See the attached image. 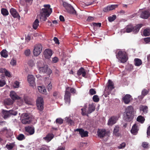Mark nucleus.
<instances>
[{
  "label": "nucleus",
  "mask_w": 150,
  "mask_h": 150,
  "mask_svg": "<svg viewBox=\"0 0 150 150\" xmlns=\"http://www.w3.org/2000/svg\"><path fill=\"white\" fill-rule=\"evenodd\" d=\"M1 13L3 16H7L8 14V10L5 8H2L1 9Z\"/></svg>",
  "instance_id": "nucleus-37"
},
{
  "label": "nucleus",
  "mask_w": 150,
  "mask_h": 150,
  "mask_svg": "<svg viewBox=\"0 0 150 150\" xmlns=\"http://www.w3.org/2000/svg\"><path fill=\"white\" fill-rule=\"evenodd\" d=\"M15 144L14 143H10L9 144H7L6 146V147L8 150H11L14 147Z\"/></svg>",
  "instance_id": "nucleus-34"
},
{
  "label": "nucleus",
  "mask_w": 150,
  "mask_h": 150,
  "mask_svg": "<svg viewBox=\"0 0 150 150\" xmlns=\"http://www.w3.org/2000/svg\"><path fill=\"white\" fill-rule=\"evenodd\" d=\"M16 61L14 59H13L10 62V64L13 65L14 66L16 65Z\"/></svg>",
  "instance_id": "nucleus-57"
},
{
  "label": "nucleus",
  "mask_w": 150,
  "mask_h": 150,
  "mask_svg": "<svg viewBox=\"0 0 150 150\" xmlns=\"http://www.w3.org/2000/svg\"><path fill=\"white\" fill-rule=\"evenodd\" d=\"M10 12L12 16L14 18H18V17H20L17 12L14 8H11L10 10Z\"/></svg>",
  "instance_id": "nucleus-18"
},
{
  "label": "nucleus",
  "mask_w": 150,
  "mask_h": 150,
  "mask_svg": "<svg viewBox=\"0 0 150 150\" xmlns=\"http://www.w3.org/2000/svg\"><path fill=\"white\" fill-rule=\"evenodd\" d=\"M52 85L50 83L47 86V89L49 91L52 89Z\"/></svg>",
  "instance_id": "nucleus-63"
},
{
  "label": "nucleus",
  "mask_w": 150,
  "mask_h": 150,
  "mask_svg": "<svg viewBox=\"0 0 150 150\" xmlns=\"http://www.w3.org/2000/svg\"><path fill=\"white\" fill-rule=\"evenodd\" d=\"M142 146L144 148H148L149 147V144L146 142H144L142 144Z\"/></svg>",
  "instance_id": "nucleus-49"
},
{
  "label": "nucleus",
  "mask_w": 150,
  "mask_h": 150,
  "mask_svg": "<svg viewBox=\"0 0 150 150\" xmlns=\"http://www.w3.org/2000/svg\"><path fill=\"white\" fill-rule=\"evenodd\" d=\"M43 62L40 61L38 62L37 67L39 72L40 73H45L47 71L48 69V66L47 65H44V66L40 65V64H42Z\"/></svg>",
  "instance_id": "nucleus-9"
},
{
  "label": "nucleus",
  "mask_w": 150,
  "mask_h": 150,
  "mask_svg": "<svg viewBox=\"0 0 150 150\" xmlns=\"http://www.w3.org/2000/svg\"><path fill=\"white\" fill-rule=\"evenodd\" d=\"M134 112L133 107L131 106L127 107L125 110L124 115L125 120L127 122L132 120L133 118Z\"/></svg>",
  "instance_id": "nucleus-2"
},
{
  "label": "nucleus",
  "mask_w": 150,
  "mask_h": 150,
  "mask_svg": "<svg viewBox=\"0 0 150 150\" xmlns=\"http://www.w3.org/2000/svg\"><path fill=\"white\" fill-rule=\"evenodd\" d=\"M59 93L57 91H54L53 93V96L55 98H57L58 96L59 95Z\"/></svg>",
  "instance_id": "nucleus-62"
},
{
  "label": "nucleus",
  "mask_w": 150,
  "mask_h": 150,
  "mask_svg": "<svg viewBox=\"0 0 150 150\" xmlns=\"http://www.w3.org/2000/svg\"><path fill=\"white\" fill-rule=\"evenodd\" d=\"M145 120V118L142 115H139L138 116L137 118V121L142 124L143 123Z\"/></svg>",
  "instance_id": "nucleus-32"
},
{
  "label": "nucleus",
  "mask_w": 150,
  "mask_h": 150,
  "mask_svg": "<svg viewBox=\"0 0 150 150\" xmlns=\"http://www.w3.org/2000/svg\"><path fill=\"white\" fill-rule=\"evenodd\" d=\"M3 131L4 132L6 133L7 137H9L11 136V133L10 131L8 130L6 128H4L3 129Z\"/></svg>",
  "instance_id": "nucleus-38"
},
{
  "label": "nucleus",
  "mask_w": 150,
  "mask_h": 150,
  "mask_svg": "<svg viewBox=\"0 0 150 150\" xmlns=\"http://www.w3.org/2000/svg\"><path fill=\"white\" fill-rule=\"evenodd\" d=\"M63 5L68 13L74 15L76 14V11L70 4L66 2H63Z\"/></svg>",
  "instance_id": "nucleus-7"
},
{
  "label": "nucleus",
  "mask_w": 150,
  "mask_h": 150,
  "mask_svg": "<svg viewBox=\"0 0 150 150\" xmlns=\"http://www.w3.org/2000/svg\"><path fill=\"white\" fill-rule=\"evenodd\" d=\"M52 54V51L50 49H47L44 51L43 55L45 58L49 59L50 58Z\"/></svg>",
  "instance_id": "nucleus-12"
},
{
  "label": "nucleus",
  "mask_w": 150,
  "mask_h": 150,
  "mask_svg": "<svg viewBox=\"0 0 150 150\" xmlns=\"http://www.w3.org/2000/svg\"><path fill=\"white\" fill-rule=\"evenodd\" d=\"M132 99V96L129 94H127L122 97V101L125 104H128L129 103Z\"/></svg>",
  "instance_id": "nucleus-11"
},
{
  "label": "nucleus",
  "mask_w": 150,
  "mask_h": 150,
  "mask_svg": "<svg viewBox=\"0 0 150 150\" xmlns=\"http://www.w3.org/2000/svg\"><path fill=\"white\" fill-rule=\"evenodd\" d=\"M150 16V13L148 11L145 10L142 11L140 14V17L141 18L146 19Z\"/></svg>",
  "instance_id": "nucleus-15"
},
{
  "label": "nucleus",
  "mask_w": 150,
  "mask_h": 150,
  "mask_svg": "<svg viewBox=\"0 0 150 150\" xmlns=\"http://www.w3.org/2000/svg\"><path fill=\"white\" fill-rule=\"evenodd\" d=\"M17 139L19 141H21L25 139V137L23 134H20L16 137Z\"/></svg>",
  "instance_id": "nucleus-36"
},
{
  "label": "nucleus",
  "mask_w": 150,
  "mask_h": 150,
  "mask_svg": "<svg viewBox=\"0 0 150 150\" xmlns=\"http://www.w3.org/2000/svg\"><path fill=\"white\" fill-rule=\"evenodd\" d=\"M8 52L5 49H4L0 52L1 56L4 58H6L8 57Z\"/></svg>",
  "instance_id": "nucleus-30"
},
{
  "label": "nucleus",
  "mask_w": 150,
  "mask_h": 150,
  "mask_svg": "<svg viewBox=\"0 0 150 150\" xmlns=\"http://www.w3.org/2000/svg\"><path fill=\"white\" fill-rule=\"evenodd\" d=\"M119 130V127L117 126H116L114 128L113 134L117 137H119L120 134L118 132Z\"/></svg>",
  "instance_id": "nucleus-27"
},
{
  "label": "nucleus",
  "mask_w": 150,
  "mask_h": 150,
  "mask_svg": "<svg viewBox=\"0 0 150 150\" xmlns=\"http://www.w3.org/2000/svg\"><path fill=\"white\" fill-rule=\"evenodd\" d=\"M149 91V89L147 90L145 88H144L142 91L141 94L144 96H145L148 93Z\"/></svg>",
  "instance_id": "nucleus-39"
},
{
  "label": "nucleus",
  "mask_w": 150,
  "mask_h": 150,
  "mask_svg": "<svg viewBox=\"0 0 150 150\" xmlns=\"http://www.w3.org/2000/svg\"><path fill=\"white\" fill-rule=\"evenodd\" d=\"M28 64L31 67H33L34 65V63L32 60H30L28 62Z\"/></svg>",
  "instance_id": "nucleus-55"
},
{
  "label": "nucleus",
  "mask_w": 150,
  "mask_h": 150,
  "mask_svg": "<svg viewBox=\"0 0 150 150\" xmlns=\"http://www.w3.org/2000/svg\"><path fill=\"white\" fill-rule=\"evenodd\" d=\"M126 146V143L125 142L122 143L120 146H118L119 149H121L124 148Z\"/></svg>",
  "instance_id": "nucleus-52"
},
{
  "label": "nucleus",
  "mask_w": 150,
  "mask_h": 150,
  "mask_svg": "<svg viewBox=\"0 0 150 150\" xmlns=\"http://www.w3.org/2000/svg\"><path fill=\"white\" fill-rule=\"evenodd\" d=\"M39 21L38 19H36L33 24V27L35 30H36L39 25Z\"/></svg>",
  "instance_id": "nucleus-29"
},
{
  "label": "nucleus",
  "mask_w": 150,
  "mask_h": 150,
  "mask_svg": "<svg viewBox=\"0 0 150 150\" xmlns=\"http://www.w3.org/2000/svg\"><path fill=\"white\" fill-rule=\"evenodd\" d=\"M36 105L38 110L42 111L43 109V100L41 97H38L36 101Z\"/></svg>",
  "instance_id": "nucleus-10"
},
{
  "label": "nucleus",
  "mask_w": 150,
  "mask_h": 150,
  "mask_svg": "<svg viewBox=\"0 0 150 150\" xmlns=\"http://www.w3.org/2000/svg\"><path fill=\"white\" fill-rule=\"evenodd\" d=\"M52 61L53 63H55L59 61V59L57 57H55L52 58Z\"/></svg>",
  "instance_id": "nucleus-59"
},
{
  "label": "nucleus",
  "mask_w": 150,
  "mask_h": 150,
  "mask_svg": "<svg viewBox=\"0 0 150 150\" xmlns=\"http://www.w3.org/2000/svg\"><path fill=\"white\" fill-rule=\"evenodd\" d=\"M32 121V117L30 114L28 113H24L22 114L21 122L23 124H29Z\"/></svg>",
  "instance_id": "nucleus-6"
},
{
  "label": "nucleus",
  "mask_w": 150,
  "mask_h": 150,
  "mask_svg": "<svg viewBox=\"0 0 150 150\" xmlns=\"http://www.w3.org/2000/svg\"><path fill=\"white\" fill-rule=\"evenodd\" d=\"M1 71L2 72H4L6 76L8 77H11V75L9 72L5 68H1L0 69Z\"/></svg>",
  "instance_id": "nucleus-31"
},
{
  "label": "nucleus",
  "mask_w": 150,
  "mask_h": 150,
  "mask_svg": "<svg viewBox=\"0 0 150 150\" xmlns=\"http://www.w3.org/2000/svg\"><path fill=\"white\" fill-rule=\"evenodd\" d=\"M31 54L30 50L29 49L26 50L24 52V54L26 56H29Z\"/></svg>",
  "instance_id": "nucleus-43"
},
{
  "label": "nucleus",
  "mask_w": 150,
  "mask_h": 150,
  "mask_svg": "<svg viewBox=\"0 0 150 150\" xmlns=\"http://www.w3.org/2000/svg\"><path fill=\"white\" fill-rule=\"evenodd\" d=\"M146 133L148 136H150V125L147 127Z\"/></svg>",
  "instance_id": "nucleus-64"
},
{
  "label": "nucleus",
  "mask_w": 150,
  "mask_h": 150,
  "mask_svg": "<svg viewBox=\"0 0 150 150\" xmlns=\"http://www.w3.org/2000/svg\"><path fill=\"white\" fill-rule=\"evenodd\" d=\"M144 41L146 43H147L150 42V37L145 38L144 39Z\"/></svg>",
  "instance_id": "nucleus-58"
},
{
  "label": "nucleus",
  "mask_w": 150,
  "mask_h": 150,
  "mask_svg": "<svg viewBox=\"0 0 150 150\" xmlns=\"http://www.w3.org/2000/svg\"><path fill=\"white\" fill-rule=\"evenodd\" d=\"M117 58L120 62L124 63L127 62L128 59V55L126 52L120 50L116 55Z\"/></svg>",
  "instance_id": "nucleus-5"
},
{
  "label": "nucleus",
  "mask_w": 150,
  "mask_h": 150,
  "mask_svg": "<svg viewBox=\"0 0 150 150\" xmlns=\"http://www.w3.org/2000/svg\"><path fill=\"white\" fill-rule=\"evenodd\" d=\"M2 113L4 119H6L10 116L9 111L3 109L2 111Z\"/></svg>",
  "instance_id": "nucleus-24"
},
{
  "label": "nucleus",
  "mask_w": 150,
  "mask_h": 150,
  "mask_svg": "<svg viewBox=\"0 0 150 150\" xmlns=\"http://www.w3.org/2000/svg\"><path fill=\"white\" fill-rule=\"evenodd\" d=\"M35 78L32 75H29L28 76V80L31 86H33L35 83Z\"/></svg>",
  "instance_id": "nucleus-22"
},
{
  "label": "nucleus",
  "mask_w": 150,
  "mask_h": 150,
  "mask_svg": "<svg viewBox=\"0 0 150 150\" xmlns=\"http://www.w3.org/2000/svg\"><path fill=\"white\" fill-rule=\"evenodd\" d=\"M95 106L93 103L89 104L88 105V108L87 111V113L89 114L94 111L95 110Z\"/></svg>",
  "instance_id": "nucleus-20"
},
{
  "label": "nucleus",
  "mask_w": 150,
  "mask_h": 150,
  "mask_svg": "<svg viewBox=\"0 0 150 150\" xmlns=\"http://www.w3.org/2000/svg\"><path fill=\"white\" fill-rule=\"evenodd\" d=\"M86 107L85 108L81 109L82 111L81 114L82 115L84 116L87 115V113L86 112Z\"/></svg>",
  "instance_id": "nucleus-47"
},
{
  "label": "nucleus",
  "mask_w": 150,
  "mask_h": 150,
  "mask_svg": "<svg viewBox=\"0 0 150 150\" xmlns=\"http://www.w3.org/2000/svg\"><path fill=\"white\" fill-rule=\"evenodd\" d=\"M76 90L74 88H71L69 87H66L64 95V99L66 103L69 104L70 101V92L72 93H75Z\"/></svg>",
  "instance_id": "nucleus-3"
},
{
  "label": "nucleus",
  "mask_w": 150,
  "mask_h": 150,
  "mask_svg": "<svg viewBox=\"0 0 150 150\" xmlns=\"http://www.w3.org/2000/svg\"><path fill=\"white\" fill-rule=\"evenodd\" d=\"M107 88L110 91H112L114 88V84L110 80H109L108 81Z\"/></svg>",
  "instance_id": "nucleus-25"
},
{
  "label": "nucleus",
  "mask_w": 150,
  "mask_h": 150,
  "mask_svg": "<svg viewBox=\"0 0 150 150\" xmlns=\"http://www.w3.org/2000/svg\"><path fill=\"white\" fill-rule=\"evenodd\" d=\"M33 0H25L27 6L31 5L32 3Z\"/></svg>",
  "instance_id": "nucleus-51"
},
{
  "label": "nucleus",
  "mask_w": 150,
  "mask_h": 150,
  "mask_svg": "<svg viewBox=\"0 0 150 150\" xmlns=\"http://www.w3.org/2000/svg\"><path fill=\"white\" fill-rule=\"evenodd\" d=\"M54 137V135L52 133L47 134L45 137L43 138V139L46 142H50Z\"/></svg>",
  "instance_id": "nucleus-19"
},
{
  "label": "nucleus",
  "mask_w": 150,
  "mask_h": 150,
  "mask_svg": "<svg viewBox=\"0 0 150 150\" xmlns=\"http://www.w3.org/2000/svg\"><path fill=\"white\" fill-rule=\"evenodd\" d=\"M6 84V82L4 80H0V87H3Z\"/></svg>",
  "instance_id": "nucleus-50"
},
{
  "label": "nucleus",
  "mask_w": 150,
  "mask_h": 150,
  "mask_svg": "<svg viewBox=\"0 0 150 150\" xmlns=\"http://www.w3.org/2000/svg\"><path fill=\"white\" fill-rule=\"evenodd\" d=\"M79 134L81 137H87L88 136V132L87 131H85L84 129H82L81 131L80 132Z\"/></svg>",
  "instance_id": "nucleus-28"
},
{
  "label": "nucleus",
  "mask_w": 150,
  "mask_h": 150,
  "mask_svg": "<svg viewBox=\"0 0 150 150\" xmlns=\"http://www.w3.org/2000/svg\"><path fill=\"white\" fill-rule=\"evenodd\" d=\"M93 25L94 26H96L97 27H100L101 26V23H93Z\"/></svg>",
  "instance_id": "nucleus-54"
},
{
  "label": "nucleus",
  "mask_w": 150,
  "mask_h": 150,
  "mask_svg": "<svg viewBox=\"0 0 150 150\" xmlns=\"http://www.w3.org/2000/svg\"><path fill=\"white\" fill-rule=\"evenodd\" d=\"M87 144V142H81L79 144V146L80 147H83L84 146H86Z\"/></svg>",
  "instance_id": "nucleus-60"
},
{
  "label": "nucleus",
  "mask_w": 150,
  "mask_h": 150,
  "mask_svg": "<svg viewBox=\"0 0 150 150\" xmlns=\"http://www.w3.org/2000/svg\"><path fill=\"white\" fill-rule=\"evenodd\" d=\"M10 96L11 99L13 100L19 99L21 98L14 91H11L10 92Z\"/></svg>",
  "instance_id": "nucleus-21"
},
{
  "label": "nucleus",
  "mask_w": 150,
  "mask_h": 150,
  "mask_svg": "<svg viewBox=\"0 0 150 150\" xmlns=\"http://www.w3.org/2000/svg\"><path fill=\"white\" fill-rule=\"evenodd\" d=\"M39 150H49V148L46 146H44L40 148Z\"/></svg>",
  "instance_id": "nucleus-56"
},
{
  "label": "nucleus",
  "mask_w": 150,
  "mask_h": 150,
  "mask_svg": "<svg viewBox=\"0 0 150 150\" xmlns=\"http://www.w3.org/2000/svg\"><path fill=\"white\" fill-rule=\"evenodd\" d=\"M19 82L18 81H16L14 83L13 87L15 88H18L19 86Z\"/></svg>",
  "instance_id": "nucleus-53"
},
{
  "label": "nucleus",
  "mask_w": 150,
  "mask_h": 150,
  "mask_svg": "<svg viewBox=\"0 0 150 150\" xmlns=\"http://www.w3.org/2000/svg\"><path fill=\"white\" fill-rule=\"evenodd\" d=\"M26 132L28 133V135H31L33 134L35 132V129L33 127L28 126L25 127Z\"/></svg>",
  "instance_id": "nucleus-14"
},
{
  "label": "nucleus",
  "mask_w": 150,
  "mask_h": 150,
  "mask_svg": "<svg viewBox=\"0 0 150 150\" xmlns=\"http://www.w3.org/2000/svg\"><path fill=\"white\" fill-rule=\"evenodd\" d=\"M107 132L105 129H98L97 131V134L98 137L100 138L104 137L107 134Z\"/></svg>",
  "instance_id": "nucleus-13"
},
{
  "label": "nucleus",
  "mask_w": 150,
  "mask_h": 150,
  "mask_svg": "<svg viewBox=\"0 0 150 150\" xmlns=\"http://www.w3.org/2000/svg\"><path fill=\"white\" fill-rule=\"evenodd\" d=\"M109 8L108 6L104 8L103 9V11L105 12H107L110 11Z\"/></svg>",
  "instance_id": "nucleus-61"
},
{
  "label": "nucleus",
  "mask_w": 150,
  "mask_h": 150,
  "mask_svg": "<svg viewBox=\"0 0 150 150\" xmlns=\"http://www.w3.org/2000/svg\"><path fill=\"white\" fill-rule=\"evenodd\" d=\"M142 24H139L135 26H134L131 25H127L125 28L126 32L127 33L133 32L134 33H137L139 30L140 29L142 26Z\"/></svg>",
  "instance_id": "nucleus-4"
},
{
  "label": "nucleus",
  "mask_w": 150,
  "mask_h": 150,
  "mask_svg": "<svg viewBox=\"0 0 150 150\" xmlns=\"http://www.w3.org/2000/svg\"><path fill=\"white\" fill-rule=\"evenodd\" d=\"M93 100L95 102H98L99 100V98L98 96L95 95L93 97Z\"/></svg>",
  "instance_id": "nucleus-42"
},
{
  "label": "nucleus",
  "mask_w": 150,
  "mask_h": 150,
  "mask_svg": "<svg viewBox=\"0 0 150 150\" xmlns=\"http://www.w3.org/2000/svg\"><path fill=\"white\" fill-rule=\"evenodd\" d=\"M143 35L145 36L150 35V28H146L144 29L143 31Z\"/></svg>",
  "instance_id": "nucleus-35"
},
{
  "label": "nucleus",
  "mask_w": 150,
  "mask_h": 150,
  "mask_svg": "<svg viewBox=\"0 0 150 150\" xmlns=\"http://www.w3.org/2000/svg\"><path fill=\"white\" fill-rule=\"evenodd\" d=\"M134 62L135 65L136 66H139L142 63L141 60L138 58L135 59Z\"/></svg>",
  "instance_id": "nucleus-33"
},
{
  "label": "nucleus",
  "mask_w": 150,
  "mask_h": 150,
  "mask_svg": "<svg viewBox=\"0 0 150 150\" xmlns=\"http://www.w3.org/2000/svg\"><path fill=\"white\" fill-rule=\"evenodd\" d=\"M9 111L10 116L11 115H16L18 114L17 112L14 111L12 110H10Z\"/></svg>",
  "instance_id": "nucleus-48"
},
{
  "label": "nucleus",
  "mask_w": 150,
  "mask_h": 150,
  "mask_svg": "<svg viewBox=\"0 0 150 150\" xmlns=\"http://www.w3.org/2000/svg\"><path fill=\"white\" fill-rule=\"evenodd\" d=\"M42 49V46L40 44L35 45L34 47L33 51L34 55L35 56H38L41 52Z\"/></svg>",
  "instance_id": "nucleus-8"
},
{
  "label": "nucleus",
  "mask_w": 150,
  "mask_h": 150,
  "mask_svg": "<svg viewBox=\"0 0 150 150\" xmlns=\"http://www.w3.org/2000/svg\"><path fill=\"white\" fill-rule=\"evenodd\" d=\"M89 94L90 95H92L96 93V91L95 89H91L89 91Z\"/></svg>",
  "instance_id": "nucleus-45"
},
{
  "label": "nucleus",
  "mask_w": 150,
  "mask_h": 150,
  "mask_svg": "<svg viewBox=\"0 0 150 150\" xmlns=\"http://www.w3.org/2000/svg\"><path fill=\"white\" fill-rule=\"evenodd\" d=\"M56 123H58L60 124H61L63 123V120L61 118H58L56 119Z\"/></svg>",
  "instance_id": "nucleus-44"
},
{
  "label": "nucleus",
  "mask_w": 150,
  "mask_h": 150,
  "mask_svg": "<svg viewBox=\"0 0 150 150\" xmlns=\"http://www.w3.org/2000/svg\"><path fill=\"white\" fill-rule=\"evenodd\" d=\"M139 110L140 111H142L144 114H146L148 111V108L146 106L141 105L139 107Z\"/></svg>",
  "instance_id": "nucleus-26"
},
{
  "label": "nucleus",
  "mask_w": 150,
  "mask_h": 150,
  "mask_svg": "<svg viewBox=\"0 0 150 150\" xmlns=\"http://www.w3.org/2000/svg\"><path fill=\"white\" fill-rule=\"evenodd\" d=\"M138 130L137 125L135 124L133 126L131 130V132L133 134L136 135L137 133Z\"/></svg>",
  "instance_id": "nucleus-23"
},
{
  "label": "nucleus",
  "mask_w": 150,
  "mask_h": 150,
  "mask_svg": "<svg viewBox=\"0 0 150 150\" xmlns=\"http://www.w3.org/2000/svg\"><path fill=\"white\" fill-rule=\"evenodd\" d=\"M44 8L40 11V19L41 21H45L47 17H48L52 12V8H50V4H45L43 6Z\"/></svg>",
  "instance_id": "nucleus-1"
},
{
  "label": "nucleus",
  "mask_w": 150,
  "mask_h": 150,
  "mask_svg": "<svg viewBox=\"0 0 150 150\" xmlns=\"http://www.w3.org/2000/svg\"><path fill=\"white\" fill-rule=\"evenodd\" d=\"M110 11H111L112 10L115 9V8H117L118 5L117 4L112 5H109L108 6Z\"/></svg>",
  "instance_id": "nucleus-41"
},
{
  "label": "nucleus",
  "mask_w": 150,
  "mask_h": 150,
  "mask_svg": "<svg viewBox=\"0 0 150 150\" xmlns=\"http://www.w3.org/2000/svg\"><path fill=\"white\" fill-rule=\"evenodd\" d=\"M117 120V117L113 116L110 117L109 119L108 122V125L110 126H112L115 124Z\"/></svg>",
  "instance_id": "nucleus-16"
},
{
  "label": "nucleus",
  "mask_w": 150,
  "mask_h": 150,
  "mask_svg": "<svg viewBox=\"0 0 150 150\" xmlns=\"http://www.w3.org/2000/svg\"><path fill=\"white\" fill-rule=\"evenodd\" d=\"M116 16L115 15H114L112 16L109 17H108V20L109 22H111L115 20L116 19Z\"/></svg>",
  "instance_id": "nucleus-40"
},
{
  "label": "nucleus",
  "mask_w": 150,
  "mask_h": 150,
  "mask_svg": "<svg viewBox=\"0 0 150 150\" xmlns=\"http://www.w3.org/2000/svg\"><path fill=\"white\" fill-rule=\"evenodd\" d=\"M4 103L7 105H10L12 104L11 100L10 99H7L4 101Z\"/></svg>",
  "instance_id": "nucleus-46"
},
{
  "label": "nucleus",
  "mask_w": 150,
  "mask_h": 150,
  "mask_svg": "<svg viewBox=\"0 0 150 150\" xmlns=\"http://www.w3.org/2000/svg\"><path fill=\"white\" fill-rule=\"evenodd\" d=\"M77 74L78 76H80L82 75V76L85 78H86V70L84 68L82 67H81L77 71Z\"/></svg>",
  "instance_id": "nucleus-17"
}]
</instances>
